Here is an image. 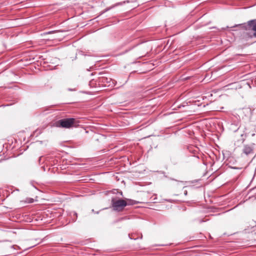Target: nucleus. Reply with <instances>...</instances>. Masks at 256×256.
<instances>
[{"mask_svg": "<svg viewBox=\"0 0 256 256\" xmlns=\"http://www.w3.org/2000/svg\"><path fill=\"white\" fill-rule=\"evenodd\" d=\"M238 26H240L241 28L246 30V34L248 36L252 38V36L256 38V20H251L248 21L246 24H238L234 26V27H236Z\"/></svg>", "mask_w": 256, "mask_h": 256, "instance_id": "1", "label": "nucleus"}, {"mask_svg": "<svg viewBox=\"0 0 256 256\" xmlns=\"http://www.w3.org/2000/svg\"><path fill=\"white\" fill-rule=\"evenodd\" d=\"M79 121L74 118H66L60 120L56 122L58 127L70 128L78 126Z\"/></svg>", "mask_w": 256, "mask_h": 256, "instance_id": "2", "label": "nucleus"}, {"mask_svg": "<svg viewBox=\"0 0 256 256\" xmlns=\"http://www.w3.org/2000/svg\"><path fill=\"white\" fill-rule=\"evenodd\" d=\"M128 203L123 199L118 198H116L112 199V206L113 210L117 212L122 211L124 208L128 206Z\"/></svg>", "mask_w": 256, "mask_h": 256, "instance_id": "3", "label": "nucleus"}, {"mask_svg": "<svg viewBox=\"0 0 256 256\" xmlns=\"http://www.w3.org/2000/svg\"><path fill=\"white\" fill-rule=\"evenodd\" d=\"M243 152L246 155L252 154L253 153L252 148L250 146L248 145L244 146L243 148Z\"/></svg>", "mask_w": 256, "mask_h": 256, "instance_id": "4", "label": "nucleus"}, {"mask_svg": "<svg viewBox=\"0 0 256 256\" xmlns=\"http://www.w3.org/2000/svg\"><path fill=\"white\" fill-rule=\"evenodd\" d=\"M152 69H153L152 68H140L138 70H137L136 72L140 74H144V73H146L148 72H149Z\"/></svg>", "mask_w": 256, "mask_h": 256, "instance_id": "5", "label": "nucleus"}, {"mask_svg": "<svg viewBox=\"0 0 256 256\" xmlns=\"http://www.w3.org/2000/svg\"><path fill=\"white\" fill-rule=\"evenodd\" d=\"M126 200L128 203V205H132V204H136V201H134V200H132L130 199H126Z\"/></svg>", "mask_w": 256, "mask_h": 256, "instance_id": "6", "label": "nucleus"}, {"mask_svg": "<svg viewBox=\"0 0 256 256\" xmlns=\"http://www.w3.org/2000/svg\"><path fill=\"white\" fill-rule=\"evenodd\" d=\"M26 203H32L34 202V200L32 198H26L24 201Z\"/></svg>", "mask_w": 256, "mask_h": 256, "instance_id": "7", "label": "nucleus"}, {"mask_svg": "<svg viewBox=\"0 0 256 256\" xmlns=\"http://www.w3.org/2000/svg\"><path fill=\"white\" fill-rule=\"evenodd\" d=\"M36 66H38V70H40V69L41 68V67H42V65H39V64H38V65H36Z\"/></svg>", "mask_w": 256, "mask_h": 256, "instance_id": "8", "label": "nucleus"}, {"mask_svg": "<svg viewBox=\"0 0 256 256\" xmlns=\"http://www.w3.org/2000/svg\"><path fill=\"white\" fill-rule=\"evenodd\" d=\"M68 90L69 91H75L76 89L75 88H73V89H72V88H68Z\"/></svg>", "mask_w": 256, "mask_h": 256, "instance_id": "9", "label": "nucleus"}, {"mask_svg": "<svg viewBox=\"0 0 256 256\" xmlns=\"http://www.w3.org/2000/svg\"><path fill=\"white\" fill-rule=\"evenodd\" d=\"M53 32H54L53 31L49 32H48V34H51V33H52Z\"/></svg>", "mask_w": 256, "mask_h": 256, "instance_id": "10", "label": "nucleus"}, {"mask_svg": "<svg viewBox=\"0 0 256 256\" xmlns=\"http://www.w3.org/2000/svg\"><path fill=\"white\" fill-rule=\"evenodd\" d=\"M125 2H122V3H120V4H124V3H125Z\"/></svg>", "mask_w": 256, "mask_h": 256, "instance_id": "11", "label": "nucleus"}, {"mask_svg": "<svg viewBox=\"0 0 256 256\" xmlns=\"http://www.w3.org/2000/svg\"><path fill=\"white\" fill-rule=\"evenodd\" d=\"M34 68L36 70V67L35 66H34Z\"/></svg>", "mask_w": 256, "mask_h": 256, "instance_id": "12", "label": "nucleus"}, {"mask_svg": "<svg viewBox=\"0 0 256 256\" xmlns=\"http://www.w3.org/2000/svg\"><path fill=\"white\" fill-rule=\"evenodd\" d=\"M74 214L77 216V214L75 213Z\"/></svg>", "mask_w": 256, "mask_h": 256, "instance_id": "13", "label": "nucleus"}]
</instances>
